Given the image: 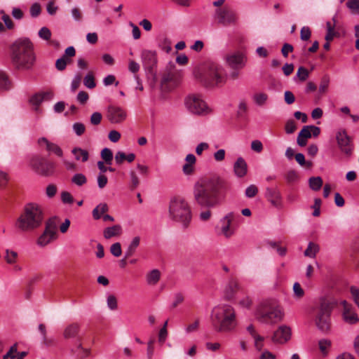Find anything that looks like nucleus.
I'll use <instances>...</instances> for the list:
<instances>
[{
  "label": "nucleus",
  "instance_id": "obj_55",
  "mask_svg": "<svg viewBox=\"0 0 359 359\" xmlns=\"http://www.w3.org/2000/svg\"><path fill=\"white\" fill-rule=\"evenodd\" d=\"M226 151L224 149H220L213 154V157L215 161L221 162L224 160Z\"/></svg>",
  "mask_w": 359,
  "mask_h": 359
},
{
  "label": "nucleus",
  "instance_id": "obj_32",
  "mask_svg": "<svg viewBox=\"0 0 359 359\" xmlns=\"http://www.w3.org/2000/svg\"><path fill=\"white\" fill-rule=\"evenodd\" d=\"M309 182L310 188L313 191H318L323 185V180L320 177H312Z\"/></svg>",
  "mask_w": 359,
  "mask_h": 359
},
{
  "label": "nucleus",
  "instance_id": "obj_12",
  "mask_svg": "<svg viewBox=\"0 0 359 359\" xmlns=\"http://www.w3.org/2000/svg\"><path fill=\"white\" fill-rule=\"evenodd\" d=\"M57 238V228L55 224L48 222L43 233L38 238L36 244L39 247H45Z\"/></svg>",
  "mask_w": 359,
  "mask_h": 359
},
{
  "label": "nucleus",
  "instance_id": "obj_1",
  "mask_svg": "<svg viewBox=\"0 0 359 359\" xmlns=\"http://www.w3.org/2000/svg\"><path fill=\"white\" fill-rule=\"evenodd\" d=\"M225 189V181L220 177L213 176L194 184V197L200 206L212 208L222 203V192Z\"/></svg>",
  "mask_w": 359,
  "mask_h": 359
},
{
  "label": "nucleus",
  "instance_id": "obj_23",
  "mask_svg": "<svg viewBox=\"0 0 359 359\" xmlns=\"http://www.w3.org/2000/svg\"><path fill=\"white\" fill-rule=\"evenodd\" d=\"M227 62L233 69H241L245 66V57L242 54H233L227 57Z\"/></svg>",
  "mask_w": 359,
  "mask_h": 359
},
{
  "label": "nucleus",
  "instance_id": "obj_40",
  "mask_svg": "<svg viewBox=\"0 0 359 359\" xmlns=\"http://www.w3.org/2000/svg\"><path fill=\"white\" fill-rule=\"evenodd\" d=\"M107 304L108 308L111 310H116L118 308L117 299L114 294H109L107 297Z\"/></svg>",
  "mask_w": 359,
  "mask_h": 359
},
{
  "label": "nucleus",
  "instance_id": "obj_50",
  "mask_svg": "<svg viewBox=\"0 0 359 359\" xmlns=\"http://www.w3.org/2000/svg\"><path fill=\"white\" fill-rule=\"evenodd\" d=\"M9 181L8 174L2 170H0V187L4 188Z\"/></svg>",
  "mask_w": 359,
  "mask_h": 359
},
{
  "label": "nucleus",
  "instance_id": "obj_57",
  "mask_svg": "<svg viewBox=\"0 0 359 359\" xmlns=\"http://www.w3.org/2000/svg\"><path fill=\"white\" fill-rule=\"evenodd\" d=\"M293 291L294 296L297 298H302L304 296V292L300 284L299 283H295L293 285Z\"/></svg>",
  "mask_w": 359,
  "mask_h": 359
},
{
  "label": "nucleus",
  "instance_id": "obj_5",
  "mask_svg": "<svg viewBox=\"0 0 359 359\" xmlns=\"http://www.w3.org/2000/svg\"><path fill=\"white\" fill-rule=\"evenodd\" d=\"M255 316L258 321L265 324H275L280 322L284 317V311L276 300H263L257 307Z\"/></svg>",
  "mask_w": 359,
  "mask_h": 359
},
{
  "label": "nucleus",
  "instance_id": "obj_49",
  "mask_svg": "<svg viewBox=\"0 0 359 359\" xmlns=\"http://www.w3.org/2000/svg\"><path fill=\"white\" fill-rule=\"evenodd\" d=\"M168 336V332L167 328L161 327L158 334V341L163 344L167 339Z\"/></svg>",
  "mask_w": 359,
  "mask_h": 359
},
{
  "label": "nucleus",
  "instance_id": "obj_58",
  "mask_svg": "<svg viewBox=\"0 0 359 359\" xmlns=\"http://www.w3.org/2000/svg\"><path fill=\"white\" fill-rule=\"evenodd\" d=\"M140 69V65L134 60H130L128 64V70L134 74V75H137V73L139 72Z\"/></svg>",
  "mask_w": 359,
  "mask_h": 359
},
{
  "label": "nucleus",
  "instance_id": "obj_41",
  "mask_svg": "<svg viewBox=\"0 0 359 359\" xmlns=\"http://www.w3.org/2000/svg\"><path fill=\"white\" fill-rule=\"evenodd\" d=\"M72 129L76 135L81 136L84 133L86 130V127L83 123L76 122L73 124Z\"/></svg>",
  "mask_w": 359,
  "mask_h": 359
},
{
  "label": "nucleus",
  "instance_id": "obj_62",
  "mask_svg": "<svg viewBox=\"0 0 359 359\" xmlns=\"http://www.w3.org/2000/svg\"><path fill=\"white\" fill-rule=\"evenodd\" d=\"M251 149L257 152V153H259L262 151L263 149V144L262 143L261 141L259 140H253L252 142H251Z\"/></svg>",
  "mask_w": 359,
  "mask_h": 359
},
{
  "label": "nucleus",
  "instance_id": "obj_48",
  "mask_svg": "<svg viewBox=\"0 0 359 359\" xmlns=\"http://www.w3.org/2000/svg\"><path fill=\"white\" fill-rule=\"evenodd\" d=\"M61 200L65 204H72L74 203V198L72 194L67 191H62L61 193Z\"/></svg>",
  "mask_w": 359,
  "mask_h": 359
},
{
  "label": "nucleus",
  "instance_id": "obj_34",
  "mask_svg": "<svg viewBox=\"0 0 359 359\" xmlns=\"http://www.w3.org/2000/svg\"><path fill=\"white\" fill-rule=\"evenodd\" d=\"M331 341L328 339H322L318 341V347L323 355H327L328 349L331 346Z\"/></svg>",
  "mask_w": 359,
  "mask_h": 359
},
{
  "label": "nucleus",
  "instance_id": "obj_13",
  "mask_svg": "<svg viewBox=\"0 0 359 359\" xmlns=\"http://www.w3.org/2000/svg\"><path fill=\"white\" fill-rule=\"evenodd\" d=\"M31 165L38 173L43 176H50L55 172V164L43 159L34 158L32 160Z\"/></svg>",
  "mask_w": 359,
  "mask_h": 359
},
{
  "label": "nucleus",
  "instance_id": "obj_10",
  "mask_svg": "<svg viewBox=\"0 0 359 359\" xmlns=\"http://www.w3.org/2000/svg\"><path fill=\"white\" fill-rule=\"evenodd\" d=\"M336 140L337 146L342 153L346 156L351 155L353 149V144L351 138L348 135L345 130L341 129L337 132Z\"/></svg>",
  "mask_w": 359,
  "mask_h": 359
},
{
  "label": "nucleus",
  "instance_id": "obj_51",
  "mask_svg": "<svg viewBox=\"0 0 359 359\" xmlns=\"http://www.w3.org/2000/svg\"><path fill=\"white\" fill-rule=\"evenodd\" d=\"M18 254L15 251L6 250V260L8 264H13L16 262Z\"/></svg>",
  "mask_w": 359,
  "mask_h": 359
},
{
  "label": "nucleus",
  "instance_id": "obj_7",
  "mask_svg": "<svg viewBox=\"0 0 359 359\" xmlns=\"http://www.w3.org/2000/svg\"><path fill=\"white\" fill-rule=\"evenodd\" d=\"M331 307L330 304L323 300L315 315V324L323 333L327 334L330 331Z\"/></svg>",
  "mask_w": 359,
  "mask_h": 359
},
{
  "label": "nucleus",
  "instance_id": "obj_3",
  "mask_svg": "<svg viewBox=\"0 0 359 359\" xmlns=\"http://www.w3.org/2000/svg\"><path fill=\"white\" fill-rule=\"evenodd\" d=\"M44 221V212L42 208L37 203L27 204L16 219L15 228L24 233L31 232L40 228Z\"/></svg>",
  "mask_w": 359,
  "mask_h": 359
},
{
  "label": "nucleus",
  "instance_id": "obj_14",
  "mask_svg": "<svg viewBox=\"0 0 359 359\" xmlns=\"http://www.w3.org/2000/svg\"><path fill=\"white\" fill-rule=\"evenodd\" d=\"M180 79V73L175 69L164 73L161 83L162 88L168 90L172 89L178 85Z\"/></svg>",
  "mask_w": 359,
  "mask_h": 359
},
{
  "label": "nucleus",
  "instance_id": "obj_64",
  "mask_svg": "<svg viewBox=\"0 0 359 359\" xmlns=\"http://www.w3.org/2000/svg\"><path fill=\"white\" fill-rule=\"evenodd\" d=\"M351 293L355 303L359 308V288H357L355 287H351Z\"/></svg>",
  "mask_w": 359,
  "mask_h": 359
},
{
  "label": "nucleus",
  "instance_id": "obj_22",
  "mask_svg": "<svg viewBox=\"0 0 359 359\" xmlns=\"http://www.w3.org/2000/svg\"><path fill=\"white\" fill-rule=\"evenodd\" d=\"M248 165L243 157H238L233 164V173L238 177L242 178L247 175Z\"/></svg>",
  "mask_w": 359,
  "mask_h": 359
},
{
  "label": "nucleus",
  "instance_id": "obj_46",
  "mask_svg": "<svg viewBox=\"0 0 359 359\" xmlns=\"http://www.w3.org/2000/svg\"><path fill=\"white\" fill-rule=\"evenodd\" d=\"M330 83V78L328 76H324L320 81V86H319V91L321 93H325L329 86Z\"/></svg>",
  "mask_w": 359,
  "mask_h": 359
},
{
  "label": "nucleus",
  "instance_id": "obj_30",
  "mask_svg": "<svg viewBox=\"0 0 359 359\" xmlns=\"http://www.w3.org/2000/svg\"><path fill=\"white\" fill-rule=\"evenodd\" d=\"M320 247L318 244L310 242L304 251V255L310 258H314L318 252Z\"/></svg>",
  "mask_w": 359,
  "mask_h": 359
},
{
  "label": "nucleus",
  "instance_id": "obj_33",
  "mask_svg": "<svg viewBox=\"0 0 359 359\" xmlns=\"http://www.w3.org/2000/svg\"><path fill=\"white\" fill-rule=\"evenodd\" d=\"M268 100V95L265 93H257L253 95V100L259 106L264 105Z\"/></svg>",
  "mask_w": 359,
  "mask_h": 359
},
{
  "label": "nucleus",
  "instance_id": "obj_43",
  "mask_svg": "<svg viewBox=\"0 0 359 359\" xmlns=\"http://www.w3.org/2000/svg\"><path fill=\"white\" fill-rule=\"evenodd\" d=\"M110 252L116 257L121 255L122 250L120 243H115L110 247Z\"/></svg>",
  "mask_w": 359,
  "mask_h": 359
},
{
  "label": "nucleus",
  "instance_id": "obj_60",
  "mask_svg": "<svg viewBox=\"0 0 359 359\" xmlns=\"http://www.w3.org/2000/svg\"><path fill=\"white\" fill-rule=\"evenodd\" d=\"M252 299L248 296L244 297L238 302L239 305L241 307L245 309H250L252 305Z\"/></svg>",
  "mask_w": 359,
  "mask_h": 359
},
{
  "label": "nucleus",
  "instance_id": "obj_18",
  "mask_svg": "<svg viewBox=\"0 0 359 359\" xmlns=\"http://www.w3.org/2000/svg\"><path fill=\"white\" fill-rule=\"evenodd\" d=\"M53 97V93L51 91L39 92L33 95L29 102L35 107V110H39V105L44 101L50 100Z\"/></svg>",
  "mask_w": 359,
  "mask_h": 359
},
{
  "label": "nucleus",
  "instance_id": "obj_61",
  "mask_svg": "<svg viewBox=\"0 0 359 359\" xmlns=\"http://www.w3.org/2000/svg\"><path fill=\"white\" fill-rule=\"evenodd\" d=\"M108 137L111 142L116 143L120 140L121 133L115 130H111L109 133Z\"/></svg>",
  "mask_w": 359,
  "mask_h": 359
},
{
  "label": "nucleus",
  "instance_id": "obj_39",
  "mask_svg": "<svg viewBox=\"0 0 359 359\" xmlns=\"http://www.w3.org/2000/svg\"><path fill=\"white\" fill-rule=\"evenodd\" d=\"M83 83L88 88L92 89L95 87V82L92 72L88 73L83 79Z\"/></svg>",
  "mask_w": 359,
  "mask_h": 359
},
{
  "label": "nucleus",
  "instance_id": "obj_24",
  "mask_svg": "<svg viewBox=\"0 0 359 359\" xmlns=\"http://www.w3.org/2000/svg\"><path fill=\"white\" fill-rule=\"evenodd\" d=\"M239 290V284L235 280H230L224 289V294L227 299H231L236 292Z\"/></svg>",
  "mask_w": 359,
  "mask_h": 359
},
{
  "label": "nucleus",
  "instance_id": "obj_45",
  "mask_svg": "<svg viewBox=\"0 0 359 359\" xmlns=\"http://www.w3.org/2000/svg\"><path fill=\"white\" fill-rule=\"evenodd\" d=\"M254 346L257 351H262L264 347V337L259 335L254 338Z\"/></svg>",
  "mask_w": 359,
  "mask_h": 359
},
{
  "label": "nucleus",
  "instance_id": "obj_8",
  "mask_svg": "<svg viewBox=\"0 0 359 359\" xmlns=\"http://www.w3.org/2000/svg\"><path fill=\"white\" fill-rule=\"evenodd\" d=\"M185 107L187 110L197 115H206L211 111L201 94L193 93L189 95L184 101Z\"/></svg>",
  "mask_w": 359,
  "mask_h": 359
},
{
  "label": "nucleus",
  "instance_id": "obj_21",
  "mask_svg": "<svg viewBox=\"0 0 359 359\" xmlns=\"http://www.w3.org/2000/svg\"><path fill=\"white\" fill-rule=\"evenodd\" d=\"M142 60L145 68L152 69L157 62L156 52L146 50L142 53Z\"/></svg>",
  "mask_w": 359,
  "mask_h": 359
},
{
  "label": "nucleus",
  "instance_id": "obj_44",
  "mask_svg": "<svg viewBox=\"0 0 359 359\" xmlns=\"http://www.w3.org/2000/svg\"><path fill=\"white\" fill-rule=\"evenodd\" d=\"M39 36L43 40L48 41L51 37V32L48 27H43L39 31Z\"/></svg>",
  "mask_w": 359,
  "mask_h": 359
},
{
  "label": "nucleus",
  "instance_id": "obj_53",
  "mask_svg": "<svg viewBox=\"0 0 359 359\" xmlns=\"http://www.w3.org/2000/svg\"><path fill=\"white\" fill-rule=\"evenodd\" d=\"M257 187L254 184H251L245 189V196L248 198H252L257 194Z\"/></svg>",
  "mask_w": 359,
  "mask_h": 359
},
{
  "label": "nucleus",
  "instance_id": "obj_56",
  "mask_svg": "<svg viewBox=\"0 0 359 359\" xmlns=\"http://www.w3.org/2000/svg\"><path fill=\"white\" fill-rule=\"evenodd\" d=\"M311 30L309 27H303L300 31V38L303 41H308L311 37Z\"/></svg>",
  "mask_w": 359,
  "mask_h": 359
},
{
  "label": "nucleus",
  "instance_id": "obj_6",
  "mask_svg": "<svg viewBox=\"0 0 359 359\" xmlns=\"http://www.w3.org/2000/svg\"><path fill=\"white\" fill-rule=\"evenodd\" d=\"M168 214L171 220L187 227L192 217L191 207L182 196H177L170 198L168 205Z\"/></svg>",
  "mask_w": 359,
  "mask_h": 359
},
{
  "label": "nucleus",
  "instance_id": "obj_29",
  "mask_svg": "<svg viewBox=\"0 0 359 359\" xmlns=\"http://www.w3.org/2000/svg\"><path fill=\"white\" fill-rule=\"evenodd\" d=\"M108 211L107 203H102L97 205L93 210V217L95 219H99L102 215Z\"/></svg>",
  "mask_w": 359,
  "mask_h": 359
},
{
  "label": "nucleus",
  "instance_id": "obj_36",
  "mask_svg": "<svg viewBox=\"0 0 359 359\" xmlns=\"http://www.w3.org/2000/svg\"><path fill=\"white\" fill-rule=\"evenodd\" d=\"M101 157L107 165H111L113 154L109 148H104L101 151Z\"/></svg>",
  "mask_w": 359,
  "mask_h": 359
},
{
  "label": "nucleus",
  "instance_id": "obj_31",
  "mask_svg": "<svg viewBox=\"0 0 359 359\" xmlns=\"http://www.w3.org/2000/svg\"><path fill=\"white\" fill-rule=\"evenodd\" d=\"M334 22L332 23L331 22H327L326 23V28H327V34L325 35V40L327 41H332L335 34L336 32L334 31V27H335V20L333 18Z\"/></svg>",
  "mask_w": 359,
  "mask_h": 359
},
{
  "label": "nucleus",
  "instance_id": "obj_19",
  "mask_svg": "<svg viewBox=\"0 0 359 359\" xmlns=\"http://www.w3.org/2000/svg\"><path fill=\"white\" fill-rule=\"evenodd\" d=\"M216 17L218 22L222 25H229L236 21V14L227 10H217Z\"/></svg>",
  "mask_w": 359,
  "mask_h": 359
},
{
  "label": "nucleus",
  "instance_id": "obj_38",
  "mask_svg": "<svg viewBox=\"0 0 359 359\" xmlns=\"http://www.w3.org/2000/svg\"><path fill=\"white\" fill-rule=\"evenodd\" d=\"M72 182L77 186H82L87 182L86 176L82 173H76L73 175Z\"/></svg>",
  "mask_w": 359,
  "mask_h": 359
},
{
  "label": "nucleus",
  "instance_id": "obj_47",
  "mask_svg": "<svg viewBox=\"0 0 359 359\" xmlns=\"http://www.w3.org/2000/svg\"><path fill=\"white\" fill-rule=\"evenodd\" d=\"M295 159L297 162L301 165H306V167H311L312 165V163L310 161L306 162L304 155L302 153H298L295 155Z\"/></svg>",
  "mask_w": 359,
  "mask_h": 359
},
{
  "label": "nucleus",
  "instance_id": "obj_25",
  "mask_svg": "<svg viewBox=\"0 0 359 359\" xmlns=\"http://www.w3.org/2000/svg\"><path fill=\"white\" fill-rule=\"evenodd\" d=\"M72 154L76 161L86 162L89 158V154L87 150L79 147H75L72 149Z\"/></svg>",
  "mask_w": 359,
  "mask_h": 359
},
{
  "label": "nucleus",
  "instance_id": "obj_54",
  "mask_svg": "<svg viewBox=\"0 0 359 359\" xmlns=\"http://www.w3.org/2000/svg\"><path fill=\"white\" fill-rule=\"evenodd\" d=\"M57 191V187L53 184H50L46 187V194L48 198L55 196Z\"/></svg>",
  "mask_w": 359,
  "mask_h": 359
},
{
  "label": "nucleus",
  "instance_id": "obj_26",
  "mask_svg": "<svg viewBox=\"0 0 359 359\" xmlns=\"http://www.w3.org/2000/svg\"><path fill=\"white\" fill-rule=\"evenodd\" d=\"M161 273L158 269H153L146 276V280L148 285H155L159 281Z\"/></svg>",
  "mask_w": 359,
  "mask_h": 359
},
{
  "label": "nucleus",
  "instance_id": "obj_2",
  "mask_svg": "<svg viewBox=\"0 0 359 359\" xmlns=\"http://www.w3.org/2000/svg\"><path fill=\"white\" fill-rule=\"evenodd\" d=\"M11 58L13 65L19 69L32 68L36 60L32 41L27 38L15 41L11 46Z\"/></svg>",
  "mask_w": 359,
  "mask_h": 359
},
{
  "label": "nucleus",
  "instance_id": "obj_52",
  "mask_svg": "<svg viewBox=\"0 0 359 359\" xmlns=\"http://www.w3.org/2000/svg\"><path fill=\"white\" fill-rule=\"evenodd\" d=\"M97 186L100 189H103L107 184L108 179L106 175L99 173L97 177Z\"/></svg>",
  "mask_w": 359,
  "mask_h": 359
},
{
  "label": "nucleus",
  "instance_id": "obj_27",
  "mask_svg": "<svg viewBox=\"0 0 359 359\" xmlns=\"http://www.w3.org/2000/svg\"><path fill=\"white\" fill-rule=\"evenodd\" d=\"M121 233V226L118 224L107 227L104 230L103 235L106 239L119 235Z\"/></svg>",
  "mask_w": 359,
  "mask_h": 359
},
{
  "label": "nucleus",
  "instance_id": "obj_4",
  "mask_svg": "<svg viewBox=\"0 0 359 359\" xmlns=\"http://www.w3.org/2000/svg\"><path fill=\"white\" fill-rule=\"evenodd\" d=\"M211 320L215 330L220 332H233L238 325L236 311L227 304L215 306L211 312Z\"/></svg>",
  "mask_w": 359,
  "mask_h": 359
},
{
  "label": "nucleus",
  "instance_id": "obj_17",
  "mask_svg": "<svg viewBox=\"0 0 359 359\" xmlns=\"http://www.w3.org/2000/svg\"><path fill=\"white\" fill-rule=\"evenodd\" d=\"M38 144L41 148H45L49 153L54 154L60 158L63 157V151L59 145L50 142L46 137H40L38 140Z\"/></svg>",
  "mask_w": 359,
  "mask_h": 359
},
{
  "label": "nucleus",
  "instance_id": "obj_28",
  "mask_svg": "<svg viewBox=\"0 0 359 359\" xmlns=\"http://www.w3.org/2000/svg\"><path fill=\"white\" fill-rule=\"evenodd\" d=\"M79 330V325L78 323H72L69 325L64 330V337L72 338L76 336Z\"/></svg>",
  "mask_w": 359,
  "mask_h": 359
},
{
  "label": "nucleus",
  "instance_id": "obj_37",
  "mask_svg": "<svg viewBox=\"0 0 359 359\" xmlns=\"http://www.w3.org/2000/svg\"><path fill=\"white\" fill-rule=\"evenodd\" d=\"M10 87V81L5 72L0 69V88L8 90Z\"/></svg>",
  "mask_w": 359,
  "mask_h": 359
},
{
  "label": "nucleus",
  "instance_id": "obj_11",
  "mask_svg": "<svg viewBox=\"0 0 359 359\" xmlns=\"http://www.w3.org/2000/svg\"><path fill=\"white\" fill-rule=\"evenodd\" d=\"M236 217L234 212H230L219 220L220 234L226 238H230L235 234L236 229L232 226V222Z\"/></svg>",
  "mask_w": 359,
  "mask_h": 359
},
{
  "label": "nucleus",
  "instance_id": "obj_20",
  "mask_svg": "<svg viewBox=\"0 0 359 359\" xmlns=\"http://www.w3.org/2000/svg\"><path fill=\"white\" fill-rule=\"evenodd\" d=\"M341 305L343 306V317L344 320L350 324H354L358 321L356 313L353 311L352 305L348 304L346 301H342Z\"/></svg>",
  "mask_w": 359,
  "mask_h": 359
},
{
  "label": "nucleus",
  "instance_id": "obj_15",
  "mask_svg": "<svg viewBox=\"0 0 359 359\" xmlns=\"http://www.w3.org/2000/svg\"><path fill=\"white\" fill-rule=\"evenodd\" d=\"M126 111L122 107L114 105L108 107L107 118L111 123H121L126 118Z\"/></svg>",
  "mask_w": 359,
  "mask_h": 359
},
{
  "label": "nucleus",
  "instance_id": "obj_42",
  "mask_svg": "<svg viewBox=\"0 0 359 359\" xmlns=\"http://www.w3.org/2000/svg\"><path fill=\"white\" fill-rule=\"evenodd\" d=\"M297 77L301 81H304L309 76V71L304 67H300L297 72Z\"/></svg>",
  "mask_w": 359,
  "mask_h": 359
},
{
  "label": "nucleus",
  "instance_id": "obj_9",
  "mask_svg": "<svg viewBox=\"0 0 359 359\" xmlns=\"http://www.w3.org/2000/svg\"><path fill=\"white\" fill-rule=\"evenodd\" d=\"M224 80L222 68L216 65H211L201 79L203 83L209 88L221 85Z\"/></svg>",
  "mask_w": 359,
  "mask_h": 359
},
{
  "label": "nucleus",
  "instance_id": "obj_63",
  "mask_svg": "<svg viewBox=\"0 0 359 359\" xmlns=\"http://www.w3.org/2000/svg\"><path fill=\"white\" fill-rule=\"evenodd\" d=\"M296 130V125L293 120H289L285 124V132L287 134L293 133Z\"/></svg>",
  "mask_w": 359,
  "mask_h": 359
},
{
  "label": "nucleus",
  "instance_id": "obj_59",
  "mask_svg": "<svg viewBox=\"0 0 359 359\" xmlns=\"http://www.w3.org/2000/svg\"><path fill=\"white\" fill-rule=\"evenodd\" d=\"M55 67L60 71H62L66 68L67 60L65 59V55H63L61 58L56 60Z\"/></svg>",
  "mask_w": 359,
  "mask_h": 359
},
{
  "label": "nucleus",
  "instance_id": "obj_16",
  "mask_svg": "<svg viewBox=\"0 0 359 359\" xmlns=\"http://www.w3.org/2000/svg\"><path fill=\"white\" fill-rule=\"evenodd\" d=\"M291 330L287 325H280L273 333V341L278 344H284L291 338Z\"/></svg>",
  "mask_w": 359,
  "mask_h": 359
},
{
  "label": "nucleus",
  "instance_id": "obj_35",
  "mask_svg": "<svg viewBox=\"0 0 359 359\" xmlns=\"http://www.w3.org/2000/svg\"><path fill=\"white\" fill-rule=\"evenodd\" d=\"M346 6L352 14L359 15V0H348Z\"/></svg>",
  "mask_w": 359,
  "mask_h": 359
}]
</instances>
